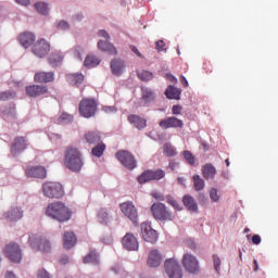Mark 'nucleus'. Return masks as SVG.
<instances>
[{"label": "nucleus", "mask_w": 278, "mask_h": 278, "mask_svg": "<svg viewBox=\"0 0 278 278\" xmlns=\"http://www.w3.org/2000/svg\"><path fill=\"white\" fill-rule=\"evenodd\" d=\"M46 215L53 219H56L60 223H64L71 219L72 212L64 203L53 202L48 205L46 210Z\"/></svg>", "instance_id": "1"}, {"label": "nucleus", "mask_w": 278, "mask_h": 278, "mask_svg": "<svg viewBox=\"0 0 278 278\" xmlns=\"http://www.w3.org/2000/svg\"><path fill=\"white\" fill-rule=\"evenodd\" d=\"M64 164L75 173L80 172L84 166L83 154L78 149L68 147L65 151Z\"/></svg>", "instance_id": "2"}, {"label": "nucleus", "mask_w": 278, "mask_h": 278, "mask_svg": "<svg viewBox=\"0 0 278 278\" xmlns=\"http://www.w3.org/2000/svg\"><path fill=\"white\" fill-rule=\"evenodd\" d=\"M4 256L13 264H21L23 260L22 249L15 242L7 244L3 249Z\"/></svg>", "instance_id": "3"}, {"label": "nucleus", "mask_w": 278, "mask_h": 278, "mask_svg": "<svg viewBox=\"0 0 278 278\" xmlns=\"http://www.w3.org/2000/svg\"><path fill=\"white\" fill-rule=\"evenodd\" d=\"M150 211L153 217L159 220H174L175 218L164 203H153Z\"/></svg>", "instance_id": "4"}, {"label": "nucleus", "mask_w": 278, "mask_h": 278, "mask_svg": "<svg viewBox=\"0 0 278 278\" xmlns=\"http://www.w3.org/2000/svg\"><path fill=\"white\" fill-rule=\"evenodd\" d=\"M42 190L43 194L50 199H61L65 194L63 186L59 182H46Z\"/></svg>", "instance_id": "5"}, {"label": "nucleus", "mask_w": 278, "mask_h": 278, "mask_svg": "<svg viewBox=\"0 0 278 278\" xmlns=\"http://www.w3.org/2000/svg\"><path fill=\"white\" fill-rule=\"evenodd\" d=\"M98 110V104L96 100H91L90 98H84L79 104V113L85 118H91L96 115Z\"/></svg>", "instance_id": "6"}, {"label": "nucleus", "mask_w": 278, "mask_h": 278, "mask_svg": "<svg viewBox=\"0 0 278 278\" xmlns=\"http://www.w3.org/2000/svg\"><path fill=\"white\" fill-rule=\"evenodd\" d=\"M28 242L34 251H41L42 253H49L51 251L50 242L40 236L31 235Z\"/></svg>", "instance_id": "7"}, {"label": "nucleus", "mask_w": 278, "mask_h": 278, "mask_svg": "<svg viewBox=\"0 0 278 278\" xmlns=\"http://www.w3.org/2000/svg\"><path fill=\"white\" fill-rule=\"evenodd\" d=\"M164 268L168 278H182L181 266L175 258L165 260Z\"/></svg>", "instance_id": "8"}, {"label": "nucleus", "mask_w": 278, "mask_h": 278, "mask_svg": "<svg viewBox=\"0 0 278 278\" xmlns=\"http://www.w3.org/2000/svg\"><path fill=\"white\" fill-rule=\"evenodd\" d=\"M181 264L187 273L195 275L200 273V264L198 258L190 253H186L182 256Z\"/></svg>", "instance_id": "9"}, {"label": "nucleus", "mask_w": 278, "mask_h": 278, "mask_svg": "<svg viewBox=\"0 0 278 278\" xmlns=\"http://www.w3.org/2000/svg\"><path fill=\"white\" fill-rule=\"evenodd\" d=\"M119 210L124 213V216L128 217L135 225L138 224V211L132 202H124L119 204Z\"/></svg>", "instance_id": "10"}, {"label": "nucleus", "mask_w": 278, "mask_h": 278, "mask_svg": "<svg viewBox=\"0 0 278 278\" xmlns=\"http://www.w3.org/2000/svg\"><path fill=\"white\" fill-rule=\"evenodd\" d=\"M165 175L166 173L162 169L147 170L146 173L141 174V176L137 177V181H139V184H146L152 180H160L164 178Z\"/></svg>", "instance_id": "11"}, {"label": "nucleus", "mask_w": 278, "mask_h": 278, "mask_svg": "<svg viewBox=\"0 0 278 278\" xmlns=\"http://www.w3.org/2000/svg\"><path fill=\"white\" fill-rule=\"evenodd\" d=\"M116 156L126 168L134 169L137 167V162L130 152L122 150L117 152Z\"/></svg>", "instance_id": "12"}, {"label": "nucleus", "mask_w": 278, "mask_h": 278, "mask_svg": "<svg viewBox=\"0 0 278 278\" xmlns=\"http://www.w3.org/2000/svg\"><path fill=\"white\" fill-rule=\"evenodd\" d=\"M122 247H124L126 251H138V239L132 233L128 232L124 238H122Z\"/></svg>", "instance_id": "13"}, {"label": "nucleus", "mask_w": 278, "mask_h": 278, "mask_svg": "<svg viewBox=\"0 0 278 278\" xmlns=\"http://www.w3.org/2000/svg\"><path fill=\"white\" fill-rule=\"evenodd\" d=\"M26 93L29 98H39L48 93V87L46 85H29L26 86Z\"/></svg>", "instance_id": "14"}, {"label": "nucleus", "mask_w": 278, "mask_h": 278, "mask_svg": "<svg viewBox=\"0 0 278 278\" xmlns=\"http://www.w3.org/2000/svg\"><path fill=\"white\" fill-rule=\"evenodd\" d=\"M159 126L163 130L169 128H182L184 122L182 119H178V117H166L165 119H161V122H159Z\"/></svg>", "instance_id": "15"}, {"label": "nucleus", "mask_w": 278, "mask_h": 278, "mask_svg": "<svg viewBox=\"0 0 278 278\" xmlns=\"http://www.w3.org/2000/svg\"><path fill=\"white\" fill-rule=\"evenodd\" d=\"M50 51V45L47 40L41 39L33 47V53L38 58H45Z\"/></svg>", "instance_id": "16"}, {"label": "nucleus", "mask_w": 278, "mask_h": 278, "mask_svg": "<svg viewBox=\"0 0 278 278\" xmlns=\"http://www.w3.org/2000/svg\"><path fill=\"white\" fill-rule=\"evenodd\" d=\"M25 174L28 178L45 179L47 177V170L43 166H29L25 169Z\"/></svg>", "instance_id": "17"}, {"label": "nucleus", "mask_w": 278, "mask_h": 278, "mask_svg": "<svg viewBox=\"0 0 278 278\" xmlns=\"http://www.w3.org/2000/svg\"><path fill=\"white\" fill-rule=\"evenodd\" d=\"M141 233L143 235V240L151 244L157 241V232L148 224H141Z\"/></svg>", "instance_id": "18"}, {"label": "nucleus", "mask_w": 278, "mask_h": 278, "mask_svg": "<svg viewBox=\"0 0 278 278\" xmlns=\"http://www.w3.org/2000/svg\"><path fill=\"white\" fill-rule=\"evenodd\" d=\"M162 255L157 250H151L147 257V266L149 268H157L162 264Z\"/></svg>", "instance_id": "19"}, {"label": "nucleus", "mask_w": 278, "mask_h": 278, "mask_svg": "<svg viewBox=\"0 0 278 278\" xmlns=\"http://www.w3.org/2000/svg\"><path fill=\"white\" fill-rule=\"evenodd\" d=\"M34 80L37 84L53 83V80H54V73L53 72L39 71V72L35 73Z\"/></svg>", "instance_id": "20"}, {"label": "nucleus", "mask_w": 278, "mask_h": 278, "mask_svg": "<svg viewBox=\"0 0 278 278\" xmlns=\"http://www.w3.org/2000/svg\"><path fill=\"white\" fill-rule=\"evenodd\" d=\"M23 217V211L18 207H12L8 212L3 213L1 219H5L8 222H16Z\"/></svg>", "instance_id": "21"}, {"label": "nucleus", "mask_w": 278, "mask_h": 278, "mask_svg": "<svg viewBox=\"0 0 278 278\" xmlns=\"http://www.w3.org/2000/svg\"><path fill=\"white\" fill-rule=\"evenodd\" d=\"M27 148V143L25 138L23 137H17L14 139V142L11 146V153L13 155L24 151Z\"/></svg>", "instance_id": "22"}, {"label": "nucleus", "mask_w": 278, "mask_h": 278, "mask_svg": "<svg viewBox=\"0 0 278 278\" xmlns=\"http://www.w3.org/2000/svg\"><path fill=\"white\" fill-rule=\"evenodd\" d=\"M201 172H202L203 178L206 180L214 179L215 176L217 175V169L212 164H205L204 166H202Z\"/></svg>", "instance_id": "23"}, {"label": "nucleus", "mask_w": 278, "mask_h": 278, "mask_svg": "<svg viewBox=\"0 0 278 278\" xmlns=\"http://www.w3.org/2000/svg\"><path fill=\"white\" fill-rule=\"evenodd\" d=\"M66 80L71 86H79L85 80V76L81 73L66 74Z\"/></svg>", "instance_id": "24"}, {"label": "nucleus", "mask_w": 278, "mask_h": 278, "mask_svg": "<svg viewBox=\"0 0 278 278\" xmlns=\"http://www.w3.org/2000/svg\"><path fill=\"white\" fill-rule=\"evenodd\" d=\"M35 35L33 33H23L18 36V41L24 48L30 47L35 42Z\"/></svg>", "instance_id": "25"}, {"label": "nucleus", "mask_w": 278, "mask_h": 278, "mask_svg": "<svg viewBox=\"0 0 278 278\" xmlns=\"http://www.w3.org/2000/svg\"><path fill=\"white\" fill-rule=\"evenodd\" d=\"M164 94L166 96L167 99L169 100H176L179 101L180 100V96H181V90L173 85H169Z\"/></svg>", "instance_id": "26"}, {"label": "nucleus", "mask_w": 278, "mask_h": 278, "mask_svg": "<svg viewBox=\"0 0 278 278\" xmlns=\"http://www.w3.org/2000/svg\"><path fill=\"white\" fill-rule=\"evenodd\" d=\"M111 68L115 76H122L125 68V62L121 59H114L111 62Z\"/></svg>", "instance_id": "27"}, {"label": "nucleus", "mask_w": 278, "mask_h": 278, "mask_svg": "<svg viewBox=\"0 0 278 278\" xmlns=\"http://www.w3.org/2000/svg\"><path fill=\"white\" fill-rule=\"evenodd\" d=\"M98 48L110 55H117V49L109 41L100 40L98 42Z\"/></svg>", "instance_id": "28"}, {"label": "nucleus", "mask_w": 278, "mask_h": 278, "mask_svg": "<svg viewBox=\"0 0 278 278\" xmlns=\"http://www.w3.org/2000/svg\"><path fill=\"white\" fill-rule=\"evenodd\" d=\"M128 123L132 124L139 130L147 127V119L139 117V115H128Z\"/></svg>", "instance_id": "29"}, {"label": "nucleus", "mask_w": 278, "mask_h": 278, "mask_svg": "<svg viewBox=\"0 0 278 278\" xmlns=\"http://www.w3.org/2000/svg\"><path fill=\"white\" fill-rule=\"evenodd\" d=\"M182 203L186 206V208L191 212H198L199 210L198 203L195 202L194 198H192L191 195H185L182 198Z\"/></svg>", "instance_id": "30"}, {"label": "nucleus", "mask_w": 278, "mask_h": 278, "mask_svg": "<svg viewBox=\"0 0 278 278\" xmlns=\"http://www.w3.org/2000/svg\"><path fill=\"white\" fill-rule=\"evenodd\" d=\"M64 249H73V247L76 244L77 238L74 235V232H65L64 235Z\"/></svg>", "instance_id": "31"}, {"label": "nucleus", "mask_w": 278, "mask_h": 278, "mask_svg": "<svg viewBox=\"0 0 278 278\" xmlns=\"http://www.w3.org/2000/svg\"><path fill=\"white\" fill-rule=\"evenodd\" d=\"M63 54L61 52H52L48 58V61L52 67L59 66L63 62Z\"/></svg>", "instance_id": "32"}, {"label": "nucleus", "mask_w": 278, "mask_h": 278, "mask_svg": "<svg viewBox=\"0 0 278 278\" xmlns=\"http://www.w3.org/2000/svg\"><path fill=\"white\" fill-rule=\"evenodd\" d=\"M141 99L143 102L150 103L155 99L154 92L147 87H141Z\"/></svg>", "instance_id": "33"}, {"label": "nucleus", "mask_w": 278, "mask_h": 278, "mask_svg": "<svg viewBox=\"0 0 278 278\" xmlns=\"http://www.w3.org/2000/svg\"><path fill=\"white\" fill-rule=\"evenodd\" d=\"M193 180V187L195 191H202L205 188V181L203 178H201V176L199 175H194L192 177Z\"/></svg>", "instance_id": "34"}, {"label": "nucleus", "mask_w": 278, "mask_h": 278, "mask_svg": "<svg viewBox=\"0 0 278 278\" xmlns=\"http://www.w3.org/2000/svg\"><path fill=\"white\" fill-rule=\"evenodd\" d=\"M85 139L88 143L93 144L101 140L100 134L97 131L88 132L85 135Z\"/></svg>", "instance_id": "35"}, {"label": "nucleus", "mask_w": 278, "mask_h": 278, "mask_svg": "<svg viewBox=\"0 0 278 278\" xmlns=\"http://www.w3.org/2000/svg\"><path fill=\"white\" fill-rule=\"evenodd\" d=\"M84 264H99V255L94 251H91L87 256H85Z\"/></svg>", "instance_id": "36"}, {"label": "nucleus", "mask_w": 278, "mask_h": 278, "mask_svg": "<svg viewBox=\"0 0 278 278\" xmlns=\"http://www.w3.org/2000/svg\"><path fill=\"white\" fill-rule=\"evenodd\" d=\"M100 64V59H98L96 55H87L85 60V66L86 67H96Z\"/></svg>", "instance_id": "37"}, {"label": "nucleus", "mask_w": 278, "mask_h": 278, "mask_svg": "<svg viewBox=\"0 0 278 278\" xmlns=\"http://www.w3.org/2000/svg\"><path fill=\"white\" fill-rule=\"evenodd\" d=\"M137 76L139 77V79H141V81H146V83L153 79V73L146 70H141L137 72Z\"/></svg>", "instance_id": "38"}, {"label": "nucleus", "mask_w": 278, "mask_h": 278, "mask_svg": "<svg viewBox=\"0 0 278 278\" xmlns=\"http://www.w3.org/2000/svg\"><path fill=\"white\" fill-rule=\"evenodd\" d=\"M163 153L167 157H172V156H175L177 154V151L170 143H166V144L163 146Z\"/></svg>", "instance_id": "39"}, {"label": "nucleus", "mask_w": 278, "mask_h": 278, "mask_svg": "<svg viewBox=\"0 0 278 278\" xmlns=\"http://www.w3.org/2000/svg\"><path fill=\"white\" fill-rule=\"evenodd\" d=\"M35 9L40 15H48V4L46 2H36Z\"/></svg>", "instance_id": "40"}, {"label": "nucleus", "mask_w": 278, "mask_h": 278, "mask_svg": "<svg viewBox=\"0 0 278 278\" xmlns=\"http://www.w3.org/2000/svg\"><path fill=\"white\" fill-rule=\"evenodd\" d=\"M16 97L15 91L7 90L0 92V101H9Z\"/></svg>", "instance_id": "41"}, {"label": "nucleus", "mask_w": 278, "mask_h": 278, "mask_svg": "<svg viewBox=\"0 0 278 278\" xmlns=\"http://www.w3.org/2000/svg\"><path fill=\"white\" fill-rule=\"evenodd\" d=\"M164 201H166L168 204H170L176 211L182 210V207L179 205L178 201L175 200V198L172 195H166Z\"/></svg>", "instance_id": "42"}, {"label": "nucleus", "mask_w": 278, "mask_h": 278, "mask_svg": "<svg viewBox=\"0 0 278 278\" xmlns=\"http://www.w3.org/2000/svg\"><path fill=\"white\" fill-rule=\"evenodd\" d=\"M105 144L101 143V144H98L97 147H94L92 149V154L97 157H101L105 151Z\"/></svg>", "instance_id": "43"}, {"label": "nucleus", "mask_w": 278, "mask_h": 278, "mask_svg": "<svg viewBox=\"0 0 278 278\" xmlns=\"http://www.w3.org/2000/svg\"><path fill=\"white\" fill-rule=\"evenodd\" d=\"M182 154H184L185 161H186L189 165H191V166L195 165V157H194V155H193L190 151H184Z\"/></svg>", "instance_id": "44"}, {"label": "nucleus", "mask_w": 278, "mask_h": 278, "mask_svg": "<svg viewBox=\"0 0 278 278\" xmlns=\"http://www.w3.org/2000/svg\"><path fill=\"white\" fill-rule=\"evenodd\" d=\"M74 119L73 115H70V113H62V115H60L58 122L61 124H67V123H72Z\"/></svg>", "instance_id": "45"}, {"label": "nucleus", "mask_w": 278, "mask_h": 278, "mask_svg": "<svg viewBox=\"0 0 278 278\" xmlns=\"http://www.w3.org/2000/svg\"><path fill=\"white\" fill-rule=\"evenodd\" d=\"M101 224H108L110 220L109 213L105 210H101L98 214Z\"/></svg>", "instance_id": "46"}, {"label": "nucleus", "mask_w": 278, "mask_h": 278, "mask_svg": "<svg viewBox=\"0 0 278 278\" xmlns=\"http://www.w3.org/2000/svg\"><path fill=\"white\" fill-rule=\"evenodd\" d=\"M213 262H214V270H216L217 274L220 273V266H222V260L218 255H213Z\"/></svg>", "instance_id": "47"}, {"label": "nucleus", "mask_w": 278, "mask_h": 278, "mask_svg": "<svg viewBox=\"0 0 278 278\" xmlns=\"http://www.w3.org/2000/svg\"><path fill=\"white\" fill-rule=\"evenodd\" d=\"M166 43L164 40L160 39L157 41H155V50L157 52H163V51H166Z\"/></svg>", "instance_id": "48"}, {"label": "nucleus", "mask_w": 278, "mask_h": 278, "mask_svg": "<svg viewBox=\"0 0 278 278\" xmlns=\"http://www.w3.org/2000/svg\"><path fill=\"white\" fill-rule=\"evenodd\" d=\"M210 198L213 202H218L219 201L218 190L217 189H211Z\"/></svg>", "instance_id": "49"}, {"label": "nucleus", "mask_w": 278, "mask_h": 278, "mask_svg": "<svg viewBox=\"0 0 278 278\" xmlns=\"http://www.w3.org/2000/svg\"><path fill=\"white\" fill-rule=\"evenodd\" d=\"M58 29L67 30L70 29V24L66 21L62 20L58 24Z\"/></svg>", "instance_id": "50"}, {"label": "nucleus", "mask_w": 278, "mask_h": 278, "mask_svg": "<svg viewBox=\"0 0 278 278\" xmlns=\"http://www.w3.org/2000/svg\"><path fill=\"white\" fill-rule=\"evenodd\" d=\"M182 111V106H179V104H174V106H172V113L174 115H180Z\"/></svg>", "instance_id": "51"}, {"label": "nucleus", "mask_w": 278, "mask_h": 278, "mask_svg": "<svg viewBox=\"0 0 278 278\" xmlns=\"http://www.w3.org/2000/svg\"><path fill=\"white\" fill-rule=\"evenodd\" d=\"M151 197H153L155 200H159V201H165V199H166V197L159 193L157 191L151 192Z\"/></svg>", "instance_id": "52"}, {"label": "nucleus", "mask_w": 278, "mask_h": 278, "mask_svg": "<svg viewBox=\"0 0 278 278\" xmlns=\"http://www.w3.org/2000/svg\"><path fill=\"white\" fill-rule=\"evenodd\" d=\"M37 278H50L49 273L46 269H39Z\"/></svg>", "instance_id": "53"}, {"label": "nucleus", "mask_w": 278, "mask_h": 278, "mask_svg": "<svg viewBox=\"0 0 278 278\" xmlns=\"http://www.w3.org/2000/svg\"><path fill=\"white\" fill-rule=\"evenodd\" d=\"M98 35H99V37H102L106 40H110V38H111L110 35L108 34V31L104 29L99 30Z\"/></svg>", "instance_id": "54"}, {"label": "nucleus", "mask_w": 278, "mask_h": 278, "mask_svg": "<svg viewBox=\"0 0 278 278\" xmlns=\"http://www.w3.org/2000/svg\"><path fill=\"white\" fill-rule=\"evenodd\" d=\"M16 4L21 7H28L30 4V0H14Z\"/></svg>", "instance_id": "55"}, {"label": "nucleus", "mask_w": 278, "mask_h": 278, "mask_svg": "<svg viewBox=\"0 0 278 278\" xmlns=\"http://www.w3.org/2000/svg\"><path fill=\"white\" fill-rule=\"evenodd\" d=\"M166 78H167L172 84H177V83H178L177 77L174 76V75L170 74V73H167V74H166Z\"/></svg>", "instance_id": "56"}, {"label": "nucleus", "mask_w": 278, "mask_h": 278, "mask_svg": "<svg viewBox=\"0 0 278 278\" xmlns=\"http://www.w3.org/2000/svg\"><path fill=\"white\" fill-rule=\"evenodd\" d=\"M179 79H180V84L182 85V87H185V88L189 87V81L184 75H180Z\"/></svg>", "instance_id": "57"}, {"label": "nucleus", "mask_w": 278, "mask_h": 278, "mask_svg": "<svg viewBox=\"0 0 278 278\" xmlns=\"http://www.w3.org/2000/svg\"><path fill=\"white\" fill-rule=\"evenodd\" d=\"M253 244H260L262 242V237L260 235H254L252 237Z\"/></svg>", "instance_id": "58"}, {"label": "nucleus", "mask_w": 278, "mask_h": 278, "mask_svg": "<svg viewBox=\"0 0 278 278\" xmlns=\"http://www.w3.org/2000/svg\"><path fill=\"white\" fill-rule=\"evenodd\" d=\"M130 51H132V53H135V55L142 58L141 52L138 50V48L136 46H130Z\"/></svg>", "instance_id": "59"}, {"label": "nucleus", "mask_w": 278, "mask_h": 278, "mask_svg": "<svg viewBox=\"0 0 278 278\" xmlns=\"http://www.w3.org/2000/svg\"><path fill=\"white\" fill-rule=\"evenodd\" d=\"M103 111L105 113H113V112H115V109H114V106H103Z\"/></svg>", "instance_id": "60"}, {"label": "nucleus", "mask_w": 278, "mask_h": 278, "mask_svg": "<svg viewBox=\"0 0 278 278\" xmlns=\"http://www.w3.org/2000/svg\"><path fill=\"white\" fill-rule=\"evenodd\" d=\"M68 262H70V258H68L67 255H63V256L61 257V260H60V263H61V264H68Z\"/></svg>", "instance_id": "61"}, {"label": "nucleus", "mask_w": 278, "mask_h": 278, "mask_svg": "<svg viewBox=\"0 0 278 278\" xmlns=\"http://www.w3.org/2000/svg\"><path fill=\"white\" fill-rule=\"evenodd\" d=\"M253 264H254V270H255V271L260 270L258 261H257V260H254V261H253Z\"/></svg>", "instance_id": "62"}, {"label": "nucleus", "mask_w": 278, "mask_h": 278, "mask_svg": "<svg viewBox=\"0 0 278 278\" xmlns=\"http://www.w3.org/2000/svg\"><path fill=\"white\" fill-rule=\"evenodd\" d=\"M5 278H16L12 271H7Z\"/></svg>", "instance_id": "63"}, {"label": "nucleus", "mask_w": 278, "mask_h": 278, "mask_svg": "<svg viewBox=\"0 0 278 278\" xmlns=\"http://www.w3.org/2000/svg\"><path fill=\"white\" fill-rule=\"evenodd\" d=\"M178 163H175V162H170L169 163V168H172V169H175L176 167H178Z\"/></svg>", "instance_id": "64"}]
</instances>
